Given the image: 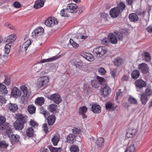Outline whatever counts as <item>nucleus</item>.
<instances>
[{
	"instance_id": "nucleus-1",
	"label": "nucleus",
	"mask_w": 152,
	"mask_h": 152,
	"mask_svg": "<svg viewBox=\"0 0 152 152\" xmlns=\"http://www.w3.org/2000/svg\"><path fill=\"white\" fill-rule=\"evenodd\" d=\"M115 36L112 33L109 34L108 36L110 42V41L113 44L117 43L118 41L117 38L119 40L122 41L123 39V35L120 32L116 33L115 32Z\"/></svg>"
},
{
	"instance_id": "nucleus-2",
	"label": "nucleus",
	"mask_w": 152,
	"mask_h": 152,
	"mask_svg": "<svg viewBox=\"0 0 152 152\" xmlns=\"http://www.w3.org/2000/svg\"><path fill=\"white\" fill-rule=\"evenodd\" d=\"M106 50L105 48L103 47H99L95 48L93 51L94 54L96 55L97 56L100 57L104 55Z\"/></svg>"
},
{
	"instance_id": "nucleus-3",
	"label": "nucleus",
	"mask_w": 152,
	"mask_h": 152,
	"mask_svg": "<svg viewBox=\"0 0 152 152\" xmlns=\"http://www.w3.org/2000/svg\"><path fill=\"white\" fill-rule=\"evenodd\" d=\"M58 20L54 17H49L45 21V24L48 27H52L57 25Z\"/></svg>"
},
{
	"instance_id": "nucleus-4",
	"label": "nucleus",
	"mask_w": 152,
	"mask_h": 152,
	"mask_svg": "<svg viewBox=\"0 0 152 152\" xmlns=\"http://www.w3.org/2000/svg\"><path fill=\"white\" fill-rule=\"evenodd\" d=\"M44 31V29L42 27H39L33 31L32 36L35 38L39 37L43 34Z\"/></svg>"
},
{
	"instance_id": "nucleus-5",
	"label": "nucleus",
	"mask_w": 152,
	"mask_h": 152,
	"mask_svg": "<svg viewBox=\"0 0 152 152\" xmlns=\"http://www.w3.org/2000/svg\"><path fill=\"white\" fill-rule=\"evenodd\" d=\"M49 81L48 78L46 76H44L39 79L37 85L39 87L41 88L47 85Z\"/></svg>"
},
{
	"instance_id": "nucleus-6",
	"label": "nucleus",
	"mask_w": 152,
	"mask_h": 152,
	"mask_svg": "<svg viewBox=\"0 0 152 152\" xmlns=\"http://www.w3.org/2000/svg\"><path fill=\"white\" fill-rule=\"evenodd\" d=\"M50 99L57 104H58L62 101L60 95L58 94H55L51 95Z\"/></svg>"
},
{
	"instance_id": "nucleus-7",
	"label": "nucleus",
	"mask_w": 152,
	"mask_h": 152,
	"mask_svg": "<svg viewBox=\"0 0 152 152\" xmlns=\"http://www.w3.org/2000/svg\"><path fill=\"white\" fill-rule=\"evenodd\" d=\"M138 69L143 74H146L148 71V65L145 63H142L138 65Z\"/></svg>"
},
{
	"instance_id": "nucleus-8",
	"label": "nucleus",
	"mask_w": 152,
	"mask_h": 152,
	"mask_svg": "<svg viewBox=\"0 0 152 152\" xmlns=\"http://www.w3.org/2000/svg\"><path fill=\"white\" fill-rule=\"evenodd\" d=\"M120 13V10L118 8L115 7L112 9L110 11V14L112 18L117 17Z\"/></svg>"
},
{
	"instance_id": "nucleus-9",
	"label": "nucleus",
	"mask_w": 152,
	"mask_h": 152,
	"mask_svg": "<svg viewBox=\"0 0 152 152\" xmlns=\"http://www.w3.org/2000/svg\"><path fill=\"white\" fill-rule=\"evenodd\" d=\"M15 117L16 121H19V122L24 124L26 121V116L20 113L16 114Z\"/></svg>"
},
{
	"instance_id": "nucleus-10",
	"label": "nucleus",
	"mask_w": 152,
	"mask_h": 152,
	"mask_svg": "<svg viewBox=\"0 0 152 152\" xmlns=\"http://www.w3.org/2000/svg\"><path fill=\"white\" fill-rule=\"evenodd\" d=\"M137 130L135 129H129L127 130L126 137L128 138L133 137L136 134Z\"/></svg>"
},
{
	"instance_id": "nucleus-11",
	"label": "nucleus",
	"mask_w": 152,
	"mask_h": 152,
	"mask_svg": "<svg viewBox=\"0 0 152 152\" xmlns=\"http://www.w3.org/2000/svg\"><path fill=\"white\" fill-rule=\"evenodd\" d=\"M135 83L136 86L140 88L145 87L146 86L145 82L142 79L137 80L135 82Z\"/></svg>"
},
{
	"instance_id": "nucleus-12",
	"label": "nucleus",
	"mask_w": 152,
	"mask_h": 152,
	"mask_svg": "<svg viewBox=\"0 0 152 152\" xmlns=\"http://www.w3.org/2000/svg\"><path fill=\"white\" fill-rule=\"evenodd\" d=\"M77 6L76 4L71 3L69 4L67 8L71 13L75 12L77 11Z\"/></svg>"
},
{
	"instance_id": "nucleus-13",
	"label": "nucleus",
	"mask_w": 152,
	"mask_h": 152,
	"mask_svg": "<svg viewBox=\"0 0 152 152\" xmlns=\"http://www.w3.org/2000/svg\"><path fill=\"white\" fill-rule=\"evenodd\" d=\"M12 95L15 98L19 97L21 94V91L17 87H14L12 91Z\"/></svg>"
},
{
	"instance_id": "nucleus-14",
	"label": "nucleus",
	"mask_w": 152,
	"mask_h": 152,
	"mask_svg": "<svg viewBox=\"0 0 152 152\" xmlns=\"http://www.w3.org/2000/svg\"><path fill=\"white\" fill-rule=\"evenodd\" d=\"M31 43L30 40L28 39L22 45V47H20V50L23 52L26 51Z\"/></svg>"
},
{
	"instance_id": "nucleus-15",
	"label": "nucleus",
	"mask_w": 152,
	"mask_h": 152,
	"mask_svg": "<svg viewBox=\"0 0 152 152\" xmlns=\"http://www.w3.org/2000/svg\"><path fill=\"white\" fill-rule=\"evenodd\" d=\"M60 57V56H53V57L50 58H49L48 59H42L40 61V62L42 64V63H45L52 62L58 59Z\"/></svg>"
},
{
	"instance_id": "nucleus-16",
	"label": "nucleus",
	"mask_w": 152,
	"mask_h": 152,
	"mask_svg": "<svg viewBox=\"0 0 152 152\" xmlns=\"http://www.w3.org/2000/svg\"><path fill=\"white\" fill-rule=\"evenodd\" d=\"M14 126L16 130H21L23 128L24 124L19 121H16L14 123Z\"/></svg>"
},
{
	"instance_id": "nucleus-17",
	"label": "nucleus",
	"mask_w": 152,
	"mask_h": 152,
	"mask_svg": "<svg viewBox=\"0 0 152 152\" xmlns=\"http://www.w3.org/2000/svg\"><path fill=\"white\" fill-rule=\"evenodd\" d=\"M44 3L43 0H37L35 2L34 7L36 9L40 8L44 6Z\"/></svg>"
},
{
	"instance_id": "nucleus-18",
	"label": "nucleus",
	"mask_w": 152,
	"mask_h": 152,
	"mask_svg": "<svg viewBox=\"0 0 152 152\" xmlns=\"http://www.w3.org/2000/svg\"><path fill=\"white\" fill-rule=\"evenodd\" d=\"M129 18L130 21L133 22H135L139 19L137 15L134 13L130 14Z\"/></svg>"
},
{
	"instance_id": "nucleus-19",
	"label": "nucleus",
	"mask_w": 152,
	"mask_h": 152,
	"mask_svg": "<svg viewBox=\"0 0 152 152\" xmlns=\"http://www.w3.org/2000/svg\"><path fill=\"white\" fill-rule=\"evenodd\" d=\"M103 94L104 96H107L111 92V90L110 88L106 85L102 88Z\"/></svg>"
},
{
	"instance_id": "nucleus-20",
	"label": "nucleus",
	"mask_w": 152,
	"mask_h": 152,
	"mask_svg": "<svg viewBox=\"0 0 152 152\" xmlns=\"http://www.w3.org/2000/svg\"><path fill=\"white\" fill-rule=\"evenodd\" d=\"M140 100L142 104L145 105L148 100V97L145 95L144 93L140 94Z\"/></svg>"
},
{
	"instance_id": "nucleus-21",
	"label": "nucleus",
	"mask_w": 152,
	"mask_h": 152,
	"mask_svg": "<svg viewBox=\"0 0 152 152\" xmlns=\"http://www.w3.org/2000/svg\"><path fill=\"white\" fill-rule=\"evenodd\" d=\"M19 137L18 135L12 134L10 137L11 142L12 144H15L19 140Z\"/></svg>"
},
{
	"instance_id": "nucleus-22",
	"label": "nucleus",
	"mask_w": 152,
	"mask_h": 152,
	"mask_svg": "<svg viewBox=\"0 0 152 152\" xmlns=\"http://www.w3.org/2000/svg\"><path fill=\"white\" fill-rule=\"evenodd\" d=\"M92 110L94 113H99L101 112V107L97 104H94L91 107Z\"/></svg>"
},
{
	"instance_id": "nucleus-23",
	"label": "nucleus",
	"mask_w": 152,
	"mask_h": 152,
	"mask_svg": "<svg viewBox=\"0 0 152 152\" xmlns=\"http://www.w3.org/2000/svg\"><path fill=\"white\" fill-rule=\"evenodd\" d=\"M26 135L29 137H32L35 136L34 131L32 127L28 128L27 129L26 133Z\"/></svg>"
},
{
	"instance_id": "nucleus-24",
	"label": "nucleus",
	"mask_w": 152,
	"mask_h": 152,
	"mask_svg": "<svg viewBox=\"0 0 152 152\" xmlns=\"http://www.w3.org/2000/svg\"><path fill=\"white\" fill-rule=\"evenodd\" d=\"M8 91L6 86L4 84H0V94L5 95L8 93Z\"/></svg>"
},
{
	"instance_id": "nucleus-25",
	"label": "nucleus",
	"mask_w": 152,
	"mask_h": 152,
	"mask_svg": "<svg viewBox=\"0 0 152 152\" xmlns=\"http://www.w3.org/2000/svg\"><path fill=\"white\" fill-rule=\"evenodd\" d=\"M83 56L89 61H92L94 60L93 56L90 53H86L83 55Z\"/></svg>"
},
{
	"instance_id": "nucleus-26",
	"label": "nucleus",
	"mask_w": 152,
	"mask_h": 152,
	"mask_svg": "<svg viewBox=\"0 0 152 152\" xmlns=\"http://www.w3.org/2000/svg\"><path fill=\"white\" fill-rule=\"evenodd\" d=\"M45 99L42 97H38L35 101V104L37 105L41 106L44 104Z\"/></svg>"
},
{
	"instance_id": "nucleus-27",
	"label": "nucleus",
	"mask_w": 152,
	"mask_h": 152,
	"mask_svg": "<svg viewBox=\"0 0 152 152\" xmlns=\"http://www.w3.org/2000/svg\"><path fill=\"white\" fill-rule=\"evenodd\" d=\"M9 107L10 110L12 112H14L16 111L18 109L17 105L15 103L9 104Z\"/></svg>"
},
{
	"instance_id": "nucleus-28",
	"label": "nucleus",
	"mask_w": 152,
	"mask_h": 152,
	"mask_svg": "<svg viewBox=\"0 0 152 152\" xmlns=\"http://www.w3.org/2000/svg\"><path fill=\"white\" fill-rule=\"evenodd\" d=\"M56 118L54 115H52L49 116L48 118V122L49 125H53L55 121Z\"/></svg>"
},
{
	"instance_id": "nucleus-29",
	"label": "nucleus",
	"mask_w": 152,
	"mask_h": 152,
	"mask_svg": "<svg viewBox=\"0 0 152 152\" xmlns=\"http://www.w3.org/2000/svg\"><path fill=\"white\" fill-rule=\"evenodd\" d=\"M16 38V37L15 34H12L10 35L7 37L6 42L8 43L12 42L14 41Z\"/></svg>"
},
{
	"instance_id": "nucleus-30",
	"label": "nucleus",
	"mask_w": 152,
	"mask_h": 152,
	"mask_svg": "<svg viewBox=\"0 0 152 152\" xmlns=\"http://www.w3.org/2000/svg\"><path fill=\"white\" fill-rule=\"evenodd\" d=\"M136 151V147L134 144L129 145L124 152H134Z\"/></svg>"
},
{
	"instance_id": "nucleus-31",
	"label": "nucleus",
	"mask_w": 152,
	"mask_h": 152,
	"mask_svg": "<svg viewBox=\"0 0 152 152\" xmlns=\"http://www.w3.org/2000/svg\"><path fill=\"white\" fill-rule=\"evenodd\" d=\"M57 107V105L53 104L49 105L48 106V109L50 112L54 113V112L56 111Z\"/></svg>"
},
{
	"instance_id": "nucleus-32",
	"label": "nucleus",
	"mask_w": 152,
	"mask_h": 152,
	"mask_svg": "<svg viewBox=\"0 0 152 152\" xmlns=\"http://www.w3.org/2000/svg\"><path fill=\"white\" fill-rule=\"evenodd\" d=\"M59 140V136L57 135H54L51 139L54 145H57Z\"/></svg>"
},
{
	"instance_id": "nucleus-33",
	"label": "nucleus",
	"mask_w": 152,
	"mask_h": 152,
	"mask_svg": "<svg viewBox=\"0 0 152 152\" xmlns=\"http://www.w3.org/2000/svg\"><path fill=\"white\" fill-rule=\"evenodd\" d=\"M69 42L70 44L69 43L67 46H65L66 48H71V46H72L73 47L76 48H77L79 46V45L75 43L73 41V40L71 39H70Z\"/></svg>"
},
{
	"instance_id": "nucleus-34",
	"label": "nucleus",
	"mask_w": 152,
	"mask_h": 152,
	"mask_svg": "<svg viewBox=\"0 0 152 152\" xmlns=\"http://www.w3.org/2000/svg\"><path fill=\"white\" fill-rule=\"evenodd\" d=\"M76 136V135H74L73 134H70L66 138L67 142L70 143H72L74 142V140Z\"/></svg>"
},
{
	"instance_id": "nucleus-35",
	"label": "nucleus",
	"mask_w": 152,
	"mask_h": 152,
	"mask_svg": "<svg viewBox=\"0 0 152 152\" xmlns=\"http://www.w3.org/2000/svg\"><path fill=\"white\" fill-rule=\"evenodd\" d=\"M43 65L40 62H38L34 65V70L38 72L42 69Z\"/></svg>"
},
{
	"instance_id": "nucleus-36",
	"label": "nucleus",
	"mask_w": 152,
	"mask_h": 152,
	"mask_svg": "<svg viewBox=\"0 0 152 152\" xmlns=\"http://www.w3.org/2000/svg\"><path fill=\"white\" fill-rule=\"evenodd\" d=\"M96 143L99 146L102 147L104 145V139L102 137H99L97 140Z\"/></svg>"
},
{
	"instance_id": "nucleus-37",
	"label": "nucleus",
	"mask_w": 152,
	"mask_h": 152,
	"mask_svg": "<svg viewBox=\"0 0 152 152\" xmlns=\"http://www.w3.org/2000/svg\"><path fill=\"white\" fill-rule=\"evenodd\" d=\"M140 75V72L137 70H134L133 71L131 74V76L132 78L134 79H137L139 77Z\"/></svg>"
},
{
	"instance_id": "nucleus-38",
	"label": "nucleus",
	"mask_w": 152,
	"mask_h": 152,
	"mask_svg": "<svg viewBox=\"0 0 152 152\" xmlns=\"http://www.w3.org/2000/svg\"><path fill=\"white\" fill-rule=\"evenodd\" d=\"M69 11L67 8L66 9H63L61 10L60 12V14L63 17H68L69 15Z\"/></svg>"
},
{
	"instance_id": "nucleus-39",
	"label": "nucleus",
	"mask_w": 152,
	"mask_h": 152,
	"mask_svg": "<svg viewBox=\"0 0 152 152\" xmlns=\"http://www.w3.org/2000/svg\"><path fill=\"white\" fill-rule=\"evenodd\" d=\"M36 108L35 107L33 104L29 105L28 108V111L31 114H33L35 113Z\"/></svg>"
},
{
	"instance_id": "nucleus-40",
	"label": "nucleus",
	"mask_w": 152,
	"mask_h": 152,
	"mask_svg": "<svg viewBox=\"0 0 152 152\" xmlns=\"http://www.w3.org/2000/svg\"><path fill=\"white\" fill-rule=\"evenodd\" d=\"M128 101L131 104L135 105L137 104V99L133 97L130 96L128 99Z\"/></svg>"
},
{
	"instance_id": "nucleus-41",
	"label": "nucleus",
	"mask_w": 152,
	"mask_h": 152,
	"mask_svg": "<svg viewBox=\"0 0 152 152\" xmlns=\"http://www.w3.org/2000/svg\"><path fill=\"white\" fill-rule=\"evenodd\" d=\"M91 82L92 86L95 88H98L99 86L100 83L97 80H92Z\"/></svg>"
},
{
	"instance_id": "nucleus-42",
	"label": "nucleus",
	"mask_w": 152,
	"mask_h": 152,
	"mask_svg": "<svg viewBox=\"0 0 152 152\" xmlns=\"http://www.w3.org/2000/svg\"><path fill=\"white\" fill-rule=\"evenodd\" d=\"M123 60L120 58H117L115 59L114 63L115 65L120 66L123 63Z\"/></svg>"
},
{
	"instance_id": "nucleus-43",
	"label": "nucleus",
	"mask_w": 152,
	"mask_h": 152,
	"mask_svg": "<svg viewBox=\"0 0 152 152\" xmlns=\"http://www.w3.org/2000/svg\"><path fill=\"white\" fill-rule=\"evenodd\" d=\"M11 46V43H9L8 44H7L5 46L4 51L5 52V53L7 55H8L10 52Z\"/></svg>"
},
{
	"instance_id": "nucleus-44",
	"label": "nucleus",
	"mask_w": 152,
	"mask_h": 152,
	"mask_svg": "<svg viewBox=\"0 0 152 152\" xmlns=\"http://www.w3.org/2000/svg\"><path fill=\"white\" fill-rule=\"evenodd\" d=\"M101 43L102 44L105 45H108L110 42V40L108 38V37L107 38H105L101 40Z\"/></svg>"
},
{
	"instance_id": "nucleus-45",
	"label": "nucleus",
	"mask_w": 152,
	"mask_h": 152,
	"mask_svg": "<svg viewBox=\"0 0 152 152\" xmlns=\"http://www.w3.org/2000/svg\"><path fill=\"white\" fill-rule=\"evenodd\" d=\"M9 126L8 124L5 122L2 124H0V129L1 130H4L8 128Z\"/></svg>"
},
{
	"instance_id": "nucleus-46",
	"label": "nucleus",
	"mask_w": 152,
	"mask_h": 152,
	"mask_svg": "<svg viewBox=\"0 0 152 152\" xmlns=\"http://www.w3.org/2000/svg\"><path fill=\"white\" fill-rule=\"evenodd\" d=\"M144 94L148 97L151 96L152 94V89L149 88H146L145 91V93Z\"/></svg>"
},
{
	"instance_id": "nucleus-47",
	"label": "nucleus",
	"mask_w": 152,
	"mask_h": 152,
	"mask_svg": "<svg viewBox=\"0 0 152 152\" xmlns=\"http://www.w3.org/2000/svg\"><path fill=\"white\" fill-rule=\"evenodd\" d=\"M20 88L23 91V94L25 96L27 95L28 91L27 87L25 85H22L20 86Z\"/></svg>"
},
{
	"instance_id": "nucleus-48",
	"label": "nucleus",
	"mask_w": 152,
	"mask_h": 152,
	"mask_svg": "<svg viewBox=\"0 0 152 152\" xmlns=\"http://www.w3.org/2000/svg\"><path fill=\"white\" fill-rule=\"evenodd\" d=\"M70 150L71 152H78L79 151L78 146L73 145L70 148Z\"/></svg>"
},
{
	"instance_id": "nucleus-49",
	"label": "nucleus",
	"mask_w": 152,
	"mask_h": 152,
	"mask_svg": "<svg viewBox=\"0 0 152 152\" xmlns=\"http://www.w3.org/2000/svg\"><path fill=\"white\" fill-rule=\"evenodd\" d=\"M87 110V108L86 106H83L80 107L79 109V113L80 114L85 113L86 112Z\"/></svg>"
},
{
	"instance_id": "nucleus-50",
	"label": "nucleus",
	"mask_w": 152,
	"mask_h": 152,
	"mask_svg": "<svg viewBox=\"0 0 152 152\" xmlns=\"http://www.w3.org/2000/svg\"><path fill=\"white\" fill-rule=\"evenodd\" d=\"M9 144L5 141H1L0 142V148H4L8 147Z\"/></svg>"
},
{
	"instance_id": "nucleus-51",
	"label": "nucleus",
	"mask_w": 152,
	"mask_h": 152,
	"mask_svg": "<svg viewBox=\"0 0 152 152\" xmlns=\"http://www.w3.org/2000/svg\"><path fill=\"white\" fill-rule=\"evenodd\" d=\"M4 83L7 86L10 85L11 83L10 78L9 77L5 76Z\"/></svg>"
},
{
	"instance_id": "nucleus-52",
	"label": "nucleus",
	"mask_w": 152,
	"mask_h": 152,
	"mask_svg": "<svg viewBox=\"0 0 152 152\" xmlns=\"http://www.w3.org/2000/svg\"><path fill=\"white\" fill-rule=\"evenodd\" d=\"M117 70L115 69L112 68L110 69V74L112 77L115 78L116 76Z\"/></svg>"
},
{
	"instance_id": "nucleus-53",
	"label": "nucleus",
	"mask_w": 152,
	"mask_h": 152,
	"mask_svg": "<svg viewBox=\"0 0 152 152\" xmlns=\"http://www.w3.org/2000/svg\"><path fill=\"white\" fill-rule=\"evenodd\" d=\"M116 8L120 10V12L123 11L125 7V4L123 3H120Z\"/></svg>"
},
{
	"instance_id": "nucleus-54",
	"label": "nucleus",
	"mask_w": 152,
	"mask_h": 152,
	"mask_svg": "<svg viewBox=\"0 0 152 152\" xmlns=\"http://www.w3.org/2000/svg\"><path fill=\"white\" fill-rule=\"evenodd\" d=\"M50 149L51 152H60L61 150V148L51 147Z\"/></svg>"
},
{
	"instance_id": "nucleus-55",
	"label": "nucleus",
	"mask_w": 152,
	"mask_h": 152,
	"mask_svg": "<svg viewBox=\"0 0 152 152\" xmlns=\"http://www.w3.org/2000/svg\"><path fill=\"white\" fill-rule=\"evenodd\" d=\"M28 99V97L27 96V95H24L23 94L21 97V101L22 103L25 104L27 102V100Z\"/></svg>"
},
{
	"instance_id": "nucleus-56",
	"label": "nucleus",
	"mask_w": 152,
	"mask_h": 152,
	"mask_svg": "<svg viewBox=\"0 0 152 152\" xmlns=\"http://www.w3.org/2000/svg\"><path fill=\"white\" fill-rule=\"evenodd\" d=\"M145 56V60L146 61H149L151 58V57L149 55V53L148 52H145L144 53Z\"/></svg>"
},
{
	"instance_id": "nucleus-57",
	"label": "nucleus",
	"mask_w": 152,
	"mask_h": 152,
	"mask_svg": "<svg viewBox=\"0 0 152 152\" xmlns=\"http://www.w3.org/2000/svg\"><path fill=\"white\" fill-rule=\"evenodd\" d=\"M7 100L3 96H0V105L6 103Z\"/></svg>"
},
{
	"instance_id": "nucleus-58",
	"label": "nucleus",
	"mask_w": 152,
	"mask_h": 152,
	"mask_svg": "<svg viewBox=\"0 0 152 152\" xmlns=\"http://www.w3.org/2000/svg\"><path fill=\"white\" fill-rule=\"evenodd\" d=\"M140 140V138L139 137H137L135 140L134 142L132 144H134L135 145V147L138 145L139 143Z\"/></svg>"
},
{
	"instance_id": "nucleus-59",
	"label": "nucleus",
	"mask_w": 152,
	"mask_h": 152,
	"mask_svg": "<svg viewBox=\"0 0 152 152\" xmlns=\"http://www.w3.org/2000/svg\"><path fill=\"white\" fill-rule=\"evenodd\" d=\"M99 73L102 75H104L106 72L105 69L103 68H100L98 69Z\"/></svg>"
},
{
	"instance_id": "nucleus-60",
	"label": "nucleus",
	"mask_w": 152,
	"mask_h": 152,
	"mask_svg": "<svg viewBox=\"0 0 152 152\" xmlns=\"http://www.w3.org/2000/svg\"><path fill=\"white\" fill-rule=\"evenodd\" d=\"M40 113L44 115H45V117L46 118V114H48V112L46 111L45 110H44V108L42 107H41L40 108Z\"/></svg>"
},
{
	"instance_id": "nucleus-61",
	"label": "nucleus",
	"mask_w": 152,
	"mask_h": 152,
	"mask_svg": "<svg viewBox=\"0 0 152 152\" xmlns=\"http://www.w3.org/2000/svg\"><path fill=\"white\" fill-rule=\"evenodd\" d=\"M113 104L110 102L107 103L106 105V107L107 109H113L114 110L115 109V108L113 109Z\"/></svg>"
},
{
	"instance_id": "nucleus-62",
	"label": "nucleus",
	"mask_w": 152,
	"mask_h": 152,
	"mask_svg": "<svg viewBox=\"0 0 152 152\" xmlns=\"http://www.w3.org/2000/svg\"><path fill=\"white\" fill-rule=\"evenodd\" d=\"M97 78L98 79V80L100 84L102 85L103 83H104L105 82V79L102 78L100 77H97Z\"/></svg>"
},
{
	"instance_id": "nucleus-63",
	"label": "nucleus",
	"mask_w": 152,
	"mask_h": 152,
	"mask_svg": "<svg viewBox=\"0 0 152 152\" xmlns=\"http://www.w3.org/2000/svg\"><path fill=\"white\" fill-rule=\"evenodd\" d=\"M13 6L16 8H18L21 7L20 4L18 2L15 1L13 3Z\"/></svg>"
},
{
	"instance_id": "nucleus-64",
	"label": "nucleus",
	"mask_w": 152,
	"mask_h": 152,
	"mask_svg": "<svg viewBox=\"0 0 152 152\" xmlns=\"http://www.w3.org/2000/svg\"><path fill=\"white\" fill-rule=\"evenodd\" d=\"M42 128L45 132H46L48 131V128L46 123L42 125Z\"/></svg>"
}]
</instances>
